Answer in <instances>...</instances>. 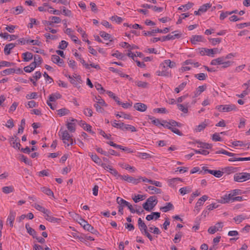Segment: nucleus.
Wrapping results in <instances>:
<instances>
[{"label":"nucleus","instance_id":"obj_37","mask_svg":"<svg viewBox=\"0 0 250 250\" xmlns=\"http://www.w3.org/2000/svg\"><path fill=\"white\" fill-rule=\"evenodd\" d=\"M215 154H225V155H228V156H230V157L234 156V155H236L235 153L228 152V151H227L224 149H223L217 151L215 152Z\"/></svg>","mask_w":250,"mask_h":250},{"label":"nucleus","instance_id":"obj_21","mask_svg":"<svg viewBox=\"0 0 250 250\" xmlns=\"http://www.w3.org/2000/svg\"><path fill=\"white\" fill-rule=\"evenodd\" d=\"M203 37L201 35H193L191 37L190 41L192 44H196L197 42H203Z\"/></svg>","mask_w":250,"mask_h":250},{"label":"nucleus","instance_id":"obj_56","mask_svg":"<svg viewBox=\"0 0 250 250\" xmlns=\"http://www.w3.org/2000/svg\"><path fill=\"white\" fill-rule=\"evenodd\" d=\"M9 38L10 41L14 40L18 38V36L15 35H9L7 33H5V36H4V39H8Z\"/></svg>","mask_w":250,"mask_h":250},{"label":"nucleus","instance_id":"obj_60","mask_svg":"<svg viewBox=\"0 0 250 250\" xmlns=\"http://www.w3.org/2000/svg\"><path fill=\"white\" fill-rule=\"evenodd\" d=\"M212 139L214 141H222V139L219 136V133H215L212 136Z\"/></svg>","mask_w":250,"mask_h":250},{"label":"nucleus","instance_id":"obj_11","mask_svg":"<svg viewBox=\"0 0 250 250\" xmlns=\"http://www.w3.org/2000/svg\"><path fill=\"white\" fill-rule=\"evenodd\" d=\"M102 167L104 169H107L108 170L109 172L114 175L116 179H118V176H119V173L114 168H113L110 165H107L105 164H102Z\"/></svg>","mask_w":250,"mask_h":250},{"label":"nucleus","instance_id":"obj_35","mask_svg":"<svg viewBox=\"0 0 250 250\" xmlns=\"http://www.w3.org/2000/svg\"><path fill=\"white\" fill-rule=\"evenodd\" d=\"M89 156H90L91 159L96 164H99L101 163V159L96 154L92 153L89 154Z\"/></svg>","mask_w":250,"mask_h":250},{"label":"nucleus","instance_id":"obj_8","mask_svg":"<svg viewBox=\"0 0 250 250\" xmlns=\"http://www.w3.org/2000/svg\"><path fill=\"white\" fill-rule=\"evenodd\" d=\"M120 178L121 180L127 181L129 183H133L135 185H137L139 183V179H135L132 176H130L128 175H122L119 174V176H118V179Z\"/></svg>","mask_w":250,"mask_h":250},{"label":"nucleus","instance_id":"obj_49","mask_svg":"<svg viewBox=\"0 0 250 250\" xmlns=\"http://www.w3.org/2000/svg\"><path fill=\"white\" fill-rule=\"evenodd\" d=\"M177 106L180 110L184 112V113H187L188 112V106H185L182 104H178Z\"/></svg>","mask_w":250,"mask_h":250},{"label":"nucleus","instance_id":"obj_33","mask_svg":"<svg viewBox=\"0 0 250 250\" xmlns=\"http://www.w3.org/2000/svg\"><path fill=\"white\" fill-rule=\"evenodd\" d=\"M57 111L58 114L60 116H64L69 113V110L65 107L60 109L58 110Z\"/></svg>","mask_w":250,"mask_h":250},{"label":"nucleus","instance_id":"obj_6","mask_svg":"<svg viewBox=\"0 0 250 250\" xmlns=\"http://www.w3.org/2000/svg\"><path fill=\"white\" fill-rule=\"evenodd\" d=\"M116 201L119 205H122L123 207H127L131 213H135V209L133 208L132 206L127 201L120 197L117 198Z\"/></svg>","mask_w":250,"mask_h":250},{"label":"nucleus","instance_id":"obj_48","mask_svg":"<svg viewBox=\"0 0 250 250\" xmlns=\"http://www.w3.org/2000/svg\"><path fill=\"white\" fill-rule=\"evenodd\" d=\"M178 181H182V180L180 178H174L168 180V185L171 187H173L175 186L174 183Z\"/></svg>","mask_w":250,"mask_h":250},{"label":"nucleus","instance_id":"obj_55","mask_svg":"<svg viewBox=\"0 0 250 250\" xmlns=\"http://www.w3.org/2000/svg\"><path fill=\"white\" fill-rule=\"evenodd\" d=\"M112 56L121 60H123V58L124 57V55L118 50H116L114 53H113Z\"/></svg>","mask_w":250,"mask_h":250},{"label":"nucleus","instance_id":"obj_36","mask_svg":"<svg viewBox=\"0 0 250 250\" xmlns=\"http://www.w3.org/2000/svg\"><path fill=\"white\" fill-rule=\"evenodd\" d=\"M147 188L148 189H149L150 190L152 191V192H151V194H154V193L158 194V193H161L162 192V190L161 189L157 188L153 186H148Z\"/></svg>","mask_w":250,"mask_h":250},{"label":"nucleus","instance_id":"obj_43","mask_svg":"<svg viewBox=\"0 0 250 250\" xmlns=\"http://www.w3.org/2000/svg\"><path fill=\"white\" fill-rule=\"evenodd\" d=\"M136 85L142 88H146L148 85V83L145 82L140 81H136L135 82Z\"/></svg>","mask_w":250,"mask_h":250},{"label":"nucleus","instance_id":"obj_31","mask_svg":"<svg viewBox=\"0 0 250 250\" xmlns=\"http://www.w3.org/2000/svg\"><path fill=\"white\" fill-rule=\"evenodd\" d=\"M122 130L124 131L130 130L131 132H135L136 131V129L133 125L124 124V127L122 128Z\"/></svg>","mask_w":250,"mask_h":250},{"label":"nucleus","instance_id":"obj_39","mask_svg":"<svg viewBox=\"0 0 250 250\" xmlns=\"http://www.w3.org/2000/svg\"><path fill=\"white\" fill-rule=\"evenodd\" d=\"M247 219L246 216H243V215H239L236 217L233 218V220L237 224H239L242 222L243 220Z\"/></svg>","mask_w":250,"mask_h":250},{"label":"nucleus","instance_id":"obj_51","mask_svg":"<svg viewBox=\"0 0 250 250\" xmlns=\"http://www.w3.org/2000/svg\"><path fill=\"white\" fill-rule=\"evenodd\" d=\"M110 19L112 21H115L116 22L118 23H120L123 21V19L121 17H118L117 16H112Z\"/></svg>","mask_w":250,"mask_h":250},{"label":"nucleus","instance_id":"obj_20","mask_svg":"<svg viewBox=\"0 0 250 250\" xmlns=\"http://www.w3.org/2000/svg\"><path fill=\"white\" fill-rule=\"evenodd\" d=\"M25 228L27 230V232L30 235L32 236L33 238L36 237V235H37V232L33 229L30 227L29 224H26Z\"/></svg>","mask_w":250,"mask_h":250},{"label":"nucleus","instance_id":"obj_50","mask_svg":"<svg viewBox=\"0 0 250 250\" xmlns=\"http://www.w3.org/2000/svg\"><path fill=\"white\" fill-rule=\"evenodd\" d=\"M26 43H32L33 45L41 46L42 42L39 40H27Z\"/></svg>","mask_w":250,"mask_h":250},{"label":"nucleus","instance_id":"obj_19","mask_svg":"<svg viewBox=\"0 0 250 250\" xmlns=\"http://www.w3.org/2000/svg\"><path fill=\"white\" fill-rule=\"evenodd\" d=\"M138 225L139 228L142 233H144L143 231H145L147 229L146 225L142 221L141 218H139L138 220Z\"/></svg>","mask_w":250,"mask_h":250},{"label":"nucleus","instance_id":"obj_10","mask_svg":"<svg viewBox=\"0 0 250 250\" xmlns=\"http://www.w3.org/2000/svg\"><path fill=\"white\" fill-rule=\"evenodd\" d=\"M10 142L12 147L16 149H20L21 144L20 139L16 136L14 135L10 138Z\"/></svg>","mask_w":250,"mask_h":250},{"label":"nucleus","instance_id":"obj_17","mask_svg":"<svg viewBox=\"0 0 250 250\" xmlns=\"http://www.w3.org/2000/svg\"><path fill=\"white\" fill-rule=\"evenodd\" d=\"M79 125L81 126L83 128L88 131L90 132L92 134H94L95 133L92 131L91 129V126H90L89 125L86 124L84 121H83L82 120L80 121L79 122Z\"/></svg>","mask_w":250,"mask_h":250},{"label":"nucleus","instance_id":"obj_44","mask_svg":"<svg viewBox=\"0 0 250 250\" xmlns=\"http://www.w3.org/2000/svg\"><path fill=\"white\" fill-rule=\"evenodd\" d=\"M148 119L151 120L152 124L156 126L161 125V122L158 119H155L154 117L152 116H148Z\"/></svg>","mask_w":250,"mask_h":250},{"label":"nucleus","instance_id":"obj_5","mask_svg":"<svg viewBox=\"0 0 250 250\" xmlns=\"http://www.w3.org/2000/svg\"><path fill=\"white\" fill-rule=\"evenodd\" d=\"M216 109L220 112H229L232 110H236L237 108L235 104H225L219 105L216 106Z\"/></svg>","mask_w":250,"mask_h":250},{"label":"nucleus","instance_id":"obj_14","mask_svg":"<svg viewBox=\"0 0 250 250\" xmlns=\"http://www.w3.org/2000/svg\"><path fill=\"white\" fill-rule=\"evenodd\" d=\"M146 202L149 206L151 210L155 207L158 203L157 197L155 196L149 197L147 200Z\"/></svg>","mask_w":250,"mask_h":250},{"label":"nucleus","instance_id":"obj_64","mask_svg":"<svg viewBox=\"0 0 250 250\" xmlns=\"http://www.w3.org/2000/svg\"><path fill=\"white\" fill-rule=\"evenodd\" d=\"M209 42L213 45H215L216 44L219 43L221 41L220 38L209 39Z\"/></svg>","mask_w":250,"mask_h":250},{"label":"nucleus","instance_id":"obj_59","mask_svg":"<svg viewBox=\"0 0 250 250\" xmlns=\"http://www.w3.org/2000/svg\"><path fill=\"white\" fill-rule=\"evenodd\" d=\"M116 121L115 120V122L112 124V125L116 128H120L121 130H122V128L124 127V123H117Z\"/></svg>","mask_w":250,"mask_h":250},{"label":"nucleus","instance_id":"obj_7","mask_svg":"<svg viewBox=\"0 0 250 250\" xmlns=\"http://www.w3.org/2000/svg\"><path fill=\"white\" fill-rule=\"evenodd\" d=\"M223 227V223L222 222H217L215 226L210 227L208 231L210 234H214L217 231H221Z\"/></svg>","mask_w":250,"mask_h":250},{"label":"nucleus","instance_id":"obj_4","mask_svg":"<svg viewBox=\"0 0 250 250\" xmlns=\"http://www.w3.org/2000/svg\"><path fill=\"white\" fill-rule=\"evenodd\" d=\"M234 181L239 183L245 182L250 179V173L247 172L236 173L233 176Z\"/></svg>","mask_w":250,"mask_h":250},{"label":"nucleus","instance_id":"obj_29","mask_svg":"<svg viewBox=\"0 0 250 250\" xmlns=\"http://www.w3.org/2000/svg\"><path fill=\"white\" fill-rule=\"evenodd\" d=\"M207 125L208 123L206 120H205L204 122L196 126L195 130L196 132H200L205 128Z\"/></svg>","mask_w":250,"mask_h":250},{"label":"nucleus","instance_id":"obj_45","mask_svg":"<svg viewBox=\"0 0 250 250\" xmlns=\"http://www.w3.org/2000/svg\"><path fill=\"white\" fill-rule=\"evenodd\" d=\"M210 7L211 5L209 3H206L200 6L199 9L201 12L203 13L207 11L208 9L210 8Z\"/></svg>","mask_w":250,"mask_h":250},{"label":"nucleus","instance_id":"obj_23","mask_svg":"<svg viewBox=\"0 0 250 250\" xmlns=\"http://www.w3.org/2000/svg\"><path fill=\"white\" fill-rule=\"evenodd\" d=\"M223 61H225L224 57H219L217 59L212 60L210 62V64L212 65L222 64L223 63Z\"/></svg>","mask_w":250,"mask_h":250},{"label":"nucleus","instance_id":"obj_57","mask_svg":"<svg viewBox=\"0 0 250 250\" xmlns=\"http://www.w3.org/2000/svg\"><path fill=\"white\" fill-rule=\"evenodd\" d=\"M67 129L71 132H74L75 131L74 124L72 123H68L66 125Z\"/></svg>","mask_w":250,"mask_h":250},{"label":"nucleus","instance_id":"obj_25","mask_svg":"<svg viewBox=\"0 0 250 250\" xmlns=\"http://www.w3.org/2000/svg\"><path fill=\"white\" fill-rule=\"evenodd\" d=\"M161 65H165L166 67L167 66L169 67V68H174V67H175L176 63L175 62H172L170 60H165L163 63L161 64Z\"/></svg>","mask_w":250,"mask_h":250},{"label":"nucleus","instance_id":"obj_24","mask_svg":"<svg viewBox=\"0 0 250 250\" xmlns=\"http://www.w3.org/2000/svg\"><path fill=\"white\" fill-rule=\"evenodd\" d=\"M33 206L37 210L43 213L44 214L46 213H49V210L45 208L44 207L39 204H35Z\"/></svg>","mask_w":250,"mask_h":250},{"label":"nucleus","instance_id":"obj_34","mask_svg":"<svg viewBox=\"0 0 250 250\" xmlns=\"http://www.w3.org/2000/svg\"><path fill=\"white\" fill-rule=\"evenodd\" d=\"M17 73V72L14 68H8L5 70H4L3 71H2L1 72V75H2L3 76L10 75L11 74H13V73Z\"/></svg>","mask_w":250,"mask_h":250},{"label":"nucleus","instance_id":"obj_22","mask_svg":"<svg viewBox=\"0 0 250 250\" xmlns=\"http://www.w3.org/2000/svg\"><path fill=\"white\" fill-rule=\"evenodd\" d=\"M23 60L24 62H29L33 58V54L29 52H26L22 53Z\"/></svg>","mask_w":250,"mask_h":250},{"label":"nucleus","instance_id":"obj_27","mask_svg":"<svg viewBox=\"0 0 250 250\" xmlns=\"http://www.w3.org/2000/svg\"><path fill=\"white\" fill-rule=\"evenodd\" d=\"M174 207L171 203H167L166 206L164 207H162L160 208V210H162L163 211L166 212L167 211L172 209Z\"/></svg>","mask_w":250,"mask_h":250},{"label":"nucleus","instance_id":"obj_40","mask_svg":"<svg viewBox=\"0 0 250 250\" xmlns=\"http://www.w3.org/2000/svg\"><path fill=\"white\" fill-rule=\"evenodd\" d=\"M146 196L144 195H135L134 197L132 198L133 200L135 203H138L140 201L143 200L145 199Z\"/></svg>","mask_w":250,"mask_h":250},{"label":"nucleus","instance_id":"obj_13","mask_svg":"<svg viewBox=\"0 0 250 250\" xmlns=\"http://www.w3.org/2000/svg\"><path fill=\"white\" fill-rule=\"evenodd\" d=\"M44 218L48 221L51 223H59L61 221V219L60 218H57L53 217L52 215L51 212L49 210V213H46L44 215Z\"/></svg>","mask_w":250,"mask_h":250},{"label":"nucleus","instance_id":"obj_2","mask_svg":"<svg viewBox=\"0 0 250 250\" xmlns=\"http://www.w3.org/2000/svg\"><path fill=\"white\" fill-rule=\"evenodd\" d=\"M242 191L240 189H235L231 190L229 194H226L221 197L220 202L223 204L228 203L231 201V199L235 196L241 194Z\"/></svg>","mask_w":250,"mask_h":250},{"label":"nucleus","instance_id":"obj_18","mask_svg":"<svg viewBox=\"0 0 250 250\" xmlns=\"http://www.w3.org/2000/svg\"><path fill=\"white\" fill-rule=\"evenodd\" d=\"M16 45L15 43H9L5 45L4 48V52L6 55H8L11 53V50L14 48Z\"/></svg>","mask_w":250,"mask_h":250},{"label":"nucleus","instance_id":"obj_16","mask_svg":"<svg viewBox=\"0 0 250 250\" xmlns=\"http://www.w3.org/2000/svg\"><path fill=\"white\" fill-rule=\"evenodd\" d=\"M134 108L140 112H144L147 109V105L145 104L137 103L134 104Z\"/></svg>","mask_w":250,"mask_h":250},{"label":"nucleus","instance_id":"obj_41","mask_svg":"<svg viewBox=\"0 0 250 250\" xmlns=\"http://www.w3.org/2000/svg\"><path fill=\"white\" fill-rule=\"evenodd\" d=\"M95 98L96 100V102H97V104H99L102 106H106V104L104 101L102 99L100 96H95Z\"/></svg>","mask_w":250,"mask_h":250},{"label":"nucleus","instance_id":"obj_58","mask_svg":"<svg viewBox=\"0 0 250 250\" xmlns=\"http://www.w3.org/2000/svg\"><path fill=\"white\" fill-rule=\"evenodd\" d=\"M62 13L67 17H71L72 16V12L70 10L66 9L65 7H62Z\"/></svg>","mask_w":250,"mask_h":250},{"label":"nucleus","instance_id":"obj_52","mask_svg":"<svg viewBox=\"0 0 250 250\" xmlns=\"http://www.w3.org/2000/svg\"><path fill=\"white\" fill-rule=\"evenodd\" d=\"M120 166L125 168V169H127V170H132V171H135V168L133 167H131L130 166H129V165L128 164H119Z\"/></svg>","mask_w":250,"mask_h":250},{"label":"nucleus","instance_id":"obj_12","mask_svg":"<svg viewBox=\"0 0 250 250\" xmlns=\"http://www.w3.org/2000/svg\"><path fill=\"white\" fill-rule=\"evenodd\" d=\"M156 74L158 76L165 77H171V74L168 69L166 68L165 65H162V70L156 71Z\"/></svg>","mask_w":250,"mask_h":250},{"label":"nucleus","instance_id":"obj_62","mask_svg":"<svg viewBox=\"0 0 250 250\" xmlns=\"http://www.w3.org/2000/svg\"><path fill=\"white\" fill-rule=\"evenodd\" d=\"M235 169H236V168H235L234 167H225L224 168V171L225 172L227 173L228 174H230L231 173H233V172H235Z\"/></svg>","mask_w":250,"mask_h":250},{"label":"nucleus","instance_id":"obj_42","mask_svg":"<svg viewBox=\"0 0 250 250\" xmlns=\"http://www.w3.org/2000/svg\"><path fill=\"white\" fill-rule=\"evenodd\" d=\"M183 234L181 231H179L177 233H176L175 235L174 238L173 239V241L175 243H177L180 242L181 239L182 237Z\"/></svg>","mask_w":250,"mask_h":250},{"label":"nucleus","instance_id":"obj_3","mask_svg":"<svg viewBox=\"0 0 250 250\" xmlns=\"http://www.w3.org/2000/svg\"><path fill=\"white\" fill-rule=\"evenodd\" d=\"M59 133L61 134V138L63 143L66 144L67 146H72L75 144V141L73 142L71 136L67 130L62 131V129H60Z\"/></svg>","mask_w":250,"mask_h":250},{"label":"nucleus","instance_id":"obj_46","mask_svg":"<svg viewBox=\"0 0 250 250\" xmlns=\"http://www.w3.org/2000/svg\"><path fill=\"white\" fill-rule=\"evenodd\" d=\"M206 85H203L199 86L197 89L196 92L195 93V96H197L199 95L202 92H203L206 89Z\"/></svg>","mask_w":250,"mask_h":250},{"label":"nucleus","instance_id":"obj_53","mask_svg":"<svg viewBox=\"0 0 250 250\" xmlns=\"http://www.w3.org/2000/svg\"><path fill=\"white\" fill-rule=\"evenodd\" d=\"M68 45V42L65 41H62L60 43L58 48L64 50Z\"/></svg>","mask_w":250,"mask_h":250},{"label":"nucleus","instance_id":"obj_1","mask_svg":"<svg viewBox=\"0 0 250 250\" xmlns=\"http://www.w3.org/2000/svg\"><path fill=\"white\" fill-rule=\"evenodd\" d=\"M182 124L177 122L173 120H170L169 122L162 120L161 124V125L170 129L172 132L179 136H182L183 134L179 129L175 128V127H180L182 126Z\"/></svg>","mask_w":250,"mask_h":250},{"label":"nucleus","instance_id":"obj_63","mask_svg":"<svg viewBox=\"0 0 250 250\" xmlns=\"http://www.w3.org/2000/svg\"><path fill=\"white\" fill-rule=\"evenodd\" d=\"M138 156V157H139L142 159H147V158H151V155L149 154L145 153V152H144V153L140 152V153H139V154Z\"/></svg>","mask_w":250,"mask_h":250},{"label":"nucleus","instance_id":"obj_15","mask_svg":"<svg viewBox=\"0 0 250 250\" xmlns=\"http://www.w3.org/2000/svg\"><path fill=\"white\" fill-rule=\"evenodd\" d=\"M16 215V213L15 211L12 210L10 211L9 215L7 219V223H8V222L11 227H13V222L15 220Z\"/></svg>","mask_w":250,"mask_h":250},{"label":"nucleus","instance_id":"obj_54","mask_svg":"<svg viewBox=\"0 0 250 250\" xmlns=\"http://www.w3.org/2000/svg\"><path fill=\"white\" fill-rule=\"evenodd\" d=\"M95 87L96 89L100 91V94H103L105 91V90L104 89L102 85L98 83H96L95 84Z\"/></svg>","mask_w":250,"mask_h":250},{"label":"nucleus","instance_id":"obj_30","mask_svg":"<svg viewBox=\"0 0 250 250\" xmlns=\"http://www.w3.org/2000/svg\"><path fill=\"white\" fill-rule=\"evenodd\" d=\"M99 34L101 37L104 39L105 40H109L110 42H111L113 41L111 38V35L108 34L106 33L104 31H100L99 33Z\"/></svg>","mask_w":250,"mask_h":250},{"label":"nucleus","instance_id":"obj_47","mask_svg":"<svg viewBox=\"0 0 250 250\" xmlns=\"http://www.w3.org/2000/svg\"><path fill=\"white\" fill-rule=\"evenodd\" d=\"M195 77L200 81L205 80L207 77V75L205 73H201L195 75Z\"/></svg>","mask_w":250,"mask_h":250},{"label":"nucleus","instance_id":"obj_28","mask_svg":"<svg viewBox=\"0 0 250 250\" xmlns=\"http://www.w3.org/2000/svg\"><path fill=\"white\" fill-rule=\"evenodd\" d=\"M62 95L59 93H56L50 95L49 97V102H54L57 99H61Z\"/></svg>","mask_w":250,"mask_h":250},{"label":"nucleus","instance_id":"obj_61","mask_svg":"<svg viewBox=\"0 0 250 250\" xmlns=\"http://www.w3.org/2000/svg\"><path fill=\"white\" fill-rule=\"evenodd\" d=\"M21 160L22 161L24 162L26 164L31 166L32 165V161L30 160H29L27 157L24 156L23 155L21 156Z\"/></svg>","mask_w":250,"mask_h":250},{"label":"nucleus","instance_id":"obj_38","mask_svg":"<svg viewBox=\"0 0 250 250\" xmlns=\"http://www.w3.org/2000/svg\"><path fill=\"white\" fill-rule=\"evenodd\" d=\"M42 191L44 194L48 195V196H54L53 192L49 188L46 187H43L42 188Z\"/></svg>","mask_w":250,"mask_h":250},{"label":"nucleus","instance_id":"obj_26","mask_svg":"<svg viewBox=\"0 0 250 250\" xmlns=\"http://www.w3.org/2000/svg\"><path fill=\"white\" fill-rule=\"evenodd\" d=\"M1 190L4 193L9 194L14 191V188L13 186H6L2 188Z\"/></svg>","mask_w":250,"mask_h":250},{"label":"nucleus","instance_id":"obj_32","mask_svg":"<svg viewBox=\"0 0 250 250\" xmlns=\"http://www.w3.org/2000/svg\"><path fill=\"white\" fill-rule=\"evenodd\" d=\"M120 45L123 48H129L130 50L134 49H138V46H137L135 45H131L129 44H128L127 42H122L121 44H120Z\"/></svg>","mask_w":250,"mask_h":250},{"label":"nucleus","instance_id":"obj_9","mask_svg":"<svg viewBox=\"0 0 250 250\" xmlns=\"http://www.w3.org/2000/svg\"><path fill=\"white\" fill-rule=\"evenodd\" d=\"M203 170H204V174H206V173H208L214 175L215 177L217 178H220L223 176L224 172L220 170H210L207 169V167H202Z\"/></svg>","mask_w":250,"mask_h":250}]
</instances>
